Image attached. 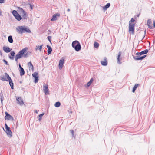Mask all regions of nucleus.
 Listing matches in <instances>:
<instances>
[{"mask_svg":"<svg viewBox=\"0 0 155 155\" xmlns=\"http://www.w3.org/2000/svg\"><path fill=\"white\" fill-rule=\"evenodd\" d=\"M12 13L15 19L18 21L22 19H26L28 18L27 12L21 8H18L16 10H13Z\"/></svg>","mask_w":155,"mask_h":155,"instance_id":"f257e3e1","label":"nucleus"},{"mask_svg":"<svg viewBox=\"0 0 155 155\" xmlns=\"http://www.w3.org/2000/svg\"><path fill=\"white\" fill-rule=\"evenodd\" d=\"M16 31L19 34H22L23 33H30L31 32L30 29L24 26H18L16 28Z\"/></svg>","mask_w":155,"mask_h":155,"instance_id":"f03ea898","label":"nucleus"},{"mask_svg":"<svg viewBox=\"0 0 155 155\" xmlns=\"http://www.w3.org/2000/svg\"><path fill=\"white\" fill-rule=\"evenodd\" d=\"M28 48L25 47L20 50L16 54L15 57V60L17 61L18 59L21 58L24 55V54L27 51Z\"/></svg>","mask_w":155,"mask_h":155,"instance_id":"7ed1b4c3","label":"nucleus"},{"mask_svg":"<svg viewBox=\"0 0 155 155\" xmlns=\"http://www.w3.org/2000/svg\"><path fill=\"white\" fill-rule=\"evenodd\" d=\"M5 124H10L13 123L14 121L13 117L7 112H5Z\"/></svg>","mask_w":155,"mask_h":155,"instance_id":"20e7f679","label":"nucleus"},{"mask_svg":"<svg viewBox=\"0 0 155 155\" xmlns=\"http://www.w3.org/2000/svg\"><path fill=\"white\" fill-rule=\"evenodd\" d=\"M72 45L75 51L77 52L79 51L81 48V47L80 43L77 41L73 42Z\"/></svg>","mask_w":155,"mask_h":155,"instance_id":"39448f33","label":"nucleus"},{"mask_svg":"<svg viewBox=\"0 0 155 155\" xmlns=\"http://www.w3.org/2000/svg\"><path fill=\"white\" fill-rule=\"evenodd\" d=\"M65 61V58L64 57H62L59 60L58 65V68L59 70H61L63 68Z\"/></svg>","mask_w":155,"mask_h":155,"instance_id":"423d86ee","label":"nucleus"},{"mask_svg":"<svg viewBox=\"0 0 155 155\" xmlns=\"http://www.w3.org/2000/svg\"><path fill=\"white\" fill-rule=\"evenodd\" d=\"M16 101L17 104L20 106H23L25 105L23 100L20 97H16Z\"/></svg>","mask_w":155,"mask_h":155,"instance_id":"0eeeda50","label":"nucleus"},{"mask_svg":"<svg viewBox=\"0 0 155 155\" xmlns=\"http://www.w3.org/2000/svg\"><path fill=\"white\" fill-rule=\"evenodd\" d=\"M5 130L4 129V130L6 132L8 136L9 137H11L12 136V133L10 130V127L8 126L7 124H5Z\"/></svg>","mask_w":155,"mask_h":155,"instance_id":"6e6552de","label":"nucleus"},{"mask_svg":"<svg viewBox=\"0 0 155 155\" xmlns=\"http://www.w3.org/2000/svg\"><path fill=\"white\" fill-rule=\"evenodd\" d=\"M43 92L45 95H48L49 93V91L48 89V86L47 84H44L43 86Z\"/></svg>","mask_w":155,"mask_h":155,"instance_id":"1a4fd4ad","label":"nucleus"},{"mask_svg":"<svg viewBox=\"0 0 155 155\" xmlns=\"http://www.w3.org/2000/svg\"><path fill=\"white\" fill-rule=\"evenodd\" d=\"M2 79L3 81H8L10 80L11 78L7 74L5 73L2 75Z\"/></svg>","mask_w":155,"mask_h":155,"instance_id":"9d476101","label":"nucleus"},{"mask_svg":"<svg viewBox=\"0 0 155 155\" xmlns=\"http://www.w3.org/2000/svg\"><path fill=\"white\" fill-rule=\"evenodd\" d=\"M129 32L130 34L133 35L134 34V25H129Z\"/></svg>","mask_w":155,"mask_h":155,"instance_id":"9b49d317","label":"nucleus"},{"mask_svg":"<svg viewBox=\"0 0 155 155\" xmlns=\"http://www.w3.org/2000/svg\"><path fill=\"white\" fill-rule=\"evenodd\" d=\"M3 50L6 53L10 52L12 50V49L7 46H4L3 47Z\"/></svg>","mask_w":155,"mask_h":155,"instance_id":"f8f14e48","label":"nucleus"},{"mask_svg":"<svg viewBox=\"0 0 155 155\" xmlns=\"http://www.w3.org/2000/svg\"><path fill=\"white\" fill-rule=\"evenodd\" d=\"M59 16L60 14H59L57 13L54 14L52 16L51 21H56Z\"/></svg>","mask_w":155,"mask_h":155,"instance_id":"ddd939ff","label":"nucleus"},{"mask_svg":"<svg viewBox=\"0 0 155 155\" xmlns=\"http://www.w3.org/2000/svg\"><path fill=\"white\" fill-rule=\"evenodd\" d=\"M32 76L35 78V83H37L38 80V73H37V72H34V73L32 74Z\"/></svg>","mask_w":155,"mask_h":155,"instance_id":"4468645a","label":"nucleus"},{"mask_svg":"<svg viewBox=\"0 0 155 155\" xmlns=\"http://www.w3.org/2000/svg\"><path fill=\"white\" fill-rule=\"evenodd\" d=\"M28 67L29 71H30L32 72L33 70V66L31 63L30 62L28 63Z\"/></svg>","mask_w":155,"mask_h":155,"instance_id":"2eb2a0df","label":"nucleus"},{"mask_svg":"<svg viewBox=\"0 0 155 155\" xmlns=\"http://www.w3.org/2000/svg\"><path fill=\"white\" fill-rule=\"evenodd\" d=\"M93 78H91L90 81L85 85V87H88L92 83L93 81Z\"/></svg>","mask_w":155,"mask_h":155,"instance_id":"dca6fc26","label":"nucleus"},{"mask_svg":"<svg viewBox=\"0 0 155 155\" xmlns=\"http://www.w3.org/2000/svg\"><path fill=\"white\" fill-rule=\"evenodd\" d=\"M43 45H37L35 48V50L36 51H41V49L42 48Z\"/></svg>","mask_w":155,"mask_h":155,"instance_id":"f3484780","label":"nucleus"},{"mask_svg":"<svg viewBox=\"0 0 155 155\" xmlns=\"http://www.w3.org/2000/svg\"><path fill=\"white\" fill-rule=\"evenodd\" d=\"M47 47L48 48V54L49 55L51 53V52L52 51V48L50 46L48 45H47Z\"/></svg>","mask_w":155,"mask_h":155,"instance_id":"a211bd4d","label":"nucleus"},{"mask_svg":"<svg viewBox=\"0 0 155 155\" xmlns=\"http://www.w3.org/2000/svg\"><path fill=\"white\" fill-rule=\"evenodd\" d=\"M20 74L21 76H22L24 74L25 71L23 68L19 69Z\"/></svg>","mask_w":155,"mask_h":155,"instance_id":"6ab92c4d","label":"nucleus"},{"mask_svg":"<svg viewBox=\"0 0 155 155\" xmlns=\"http://www.w3.org/2000/svg\"><path fill=\"white\" fill-rule=\"evenodd\" d=\"M8 39L10 43H12L13 42V40L12 37L11 35H10L8 37Z\"/></svg>","mask_w":155,"mask_h":155,"instance_id":"aec40b11","label":"nucleus"},{"mask_svg":"<svg viewBox=\"0 0 155 155\" xmlns=\"http://www.w3.org/2000/svg\"><path fill=\"white\" fill-rule=\"evenodd\" d=\"M152 23V22L150 20H148L147 21V24L148 25V27L149 28H152V27L150 26Z\"/></svg>","mask_w":155,"mask_h":155,"instance_id":"412c9836","label":"nucleus"},{"mask_svg":"<svg viewBox=\"0 0 155 155\" xmlns=\"http://www.w3.org/2000/svg\"><path fill=\"white\" fill-rule=\"evenodd\" d=\"M146 57V55H144L142 57L136 58L135 59L137 60H142Z\"/></svg>","mask_w":155,"mask_h":155,"instance_id":"4be33fe9","label":"nucleus"},{"mask_svg":"<svg viewBox=\"0 0 155 155\" xmlns=\"http://www.w3.org/2000/svg\"><path fill=\"white\" fill-rule=\"evenodd\" d=\"M110 6V4L109 3L107 4L103 8V9L105 11Z\"/></svg>","mask_w":155,"mask_h":155,"instance_id":"5701e85b","label":"nucleus"},{"mask_svg":"<svg viewBox=\"0 0 155 155\" xmlns=\"http://www.w3.org/2000/svg\"><path fill=\"white\" fill-rule=\"evenodd\" d=\"M9 81V84L10 85L11 88L12 89H13V83L12 82V81L11 80V79L10 81Z\"/></svg>","mask_w":155,"mask_h":155,"instance_id":"b1692460","label":"nucleus"},{"mask_svg":"<svg viewBox=\"0 0 155 155\" xmlns=\"http://www.w3.org/2000/svg\"><path fill=\"white\" fill-rule=\"evenodd\" d=\"M148 51L147 50H146L140 53L139 54L140 55H141L142 54H144L147 53Z\"/></svg>","mask_w":155,"mask_h":155,"instance_id":"393cba45","label":"nucleus"},{"mask_svg":"<svg viewBox=\"0 0 155 155\" xmlns=\"http://www.w3.org/2000/svg\"><path fill=\"white\" fill-rule=\"evenodd\" d=\"M101 63L102 65L104 66H106L107 64V62L106 60H104V61H101Z\"/></svg>","mask_w":155,"mask_h":155,"instance_id":"a878e982","label":"nucleus"},{"mask_svg":"<svg viewBox=\"0 0 155 155\" xmlns=\"http://www.w3.org/2000/svg\"><path fill=\"white\" fill-rule=\"evenodd\" d=\"M134 20L132 18L131 21H130L129 22V25H134V24L133 23L134 22Z\"/></svg>","mask_w":155,"mask_h":155,"instance_id":"bb28decb","label":"nucleus"},{"mask_svg":"<svg viewBox=\"0 0 155 155\" xmlns=\"http://www.w3.org/2000/svg\"><path fill=\"white\" fill-rule=\"evenodd\" d=\"M139 86V85L138 84H136L134 86V87L133 89V90H132V91L133 92H134L136 89L137 87H138Z\"/></svg>","mask_w":155,"mask_h":155,"instance_id":"cd10ccee","label":"nucleus"},{"mask_svg":"<svg viewBox=\"0 0 155 155\" xmlns=\"http://www.w3.org/2000/svg\"><path fill=\"white\" fill-rule=\"evenodd\" d=\"M99 46V44L97 42H95L94 43V46L95 48H97Z\"/></svg>","mask_w":155,"mask_h":155,"instance_id":"c85d7f7f","label":"nucleus"},{"mask_svg":"<svg viewBox=\"0 0 155 155\" xmlns=\"http://www.w3.org/2000/svg\"><path fill=\"white\" fill-rule=\"evenodd\" d=\"M60 105V103L59 102H56L54 104V106L56 107H58Z\"/></svg>","mask_w":155,"mask_h":155,"instance_id":"c756f323","label":"nucleus"},{"mask_svg":"<svg viewBox=\"0 0 155 155\" xmlns=\"http://www.w3.org/2000/svg\"><path fill=\"white\" fill-rule=\"evenodd\" d=\"M44 113H42V114H40L39 115V120H40L41 119L42 117L44 115Z\"/></svg>","mask_w":155,"mask_h":155,"instance_id":"7c9ffc66","label":"nucleus"},{"mask_svg":"<svg viewBox=\"0 0 155 155\" xmlns=\"http://www.w3.org/2000/svg\"><path fill=\"white\" fill-rule=\"evenodd\" d=\"M3 61L4 63L5 64L7 65H8V64L7 61L5 59L3 60Z\"/></svg>","mask_w":155,"mask_h":155,"instance_id":"2f4dec72","label":"nucleus"},{"mask_svg":"<svg viewBox=\"0 0 155 155\" xmlns=\"http://www.w3.org/2000/svg\"><path fill=\"white\" fill-rule=\"evenodd\" d=\"M28 5L31 10H32L33 9V5L30 4H29Z\"/></svg>","mask_w":155,"mask_h":155,"instance_id":"473e14b6","label":"nucleus"},{"mask_svg":"<svg viewBox=\"0 0 155 155\" xmlns=\"http://www.w3.org/2000/svg\"><path fill=\"white\" fill-rule=\"evenodd\" d=\"M11 56H14L15 54V52L13 51H11L10 53Z\"/></svg>","mask_w":155,"mask_h":155,"instance_id":"72a5a7b5","label":"nucleus"},{"mask_svg":"<svg viewBox=\"0 0 155 155\" xmlns=\"http://www.w3.org/2000/svg\"><path fill=\"white\" fill-rule=\"evenodd\" d=\"M51 36H48V40H49L50 43L51 44L52 43L51 41Z\"/></svg>","mask_w":155,"mask_h":155,"instance_id":"f704fd0d","label":"nucleus"},{"mask_svg":"<svg viewBox=\"0 0 155 155\" xmlns=\"http://www.w3.org/2000/svg\"><path fill=\"white\" fill-rule=\"evenodd\" d=\"M3 53L2 51L1 50H0V55L1 56H3Z\"/></svg>","mask_w":155,"mask_h":155,"instance_id":"c9c22d12","label":"nucleus"},{"mask_svg":"<svg viewBox=\"0 0 155 155\" xmlns=\"http://www.w3.org/2000/svg\"><path fill=\"white\" fill-rule=\"evenodd\" d=\"M5 0H0V4L4 3Z\"/></svg>","mask_w":155,"mask_h":155,"instance_id":"e433bc0d","label":"nucleus"},{"mask_svg":"<svg viewBox=\"0 0 155 155\" xmlns=\"http://www.w3.org/2000/svg\"><path fill=\"white\" fill-rule=\"evenodd\" d=\"M19 69H21V68H23L21 66V64H19Z\"/></svg>","mask_w":155,"mask_h":155,"instance_id":"4c0bfd02","label":"nucleus"},{"mask_svg":"<svg viewBox=\"0 0 155 155\" xmlns=\"http://www.w3.org/2000/svg\"><path fill=\"white\" fill-rule=\"evenodd\" d=\"M153 26L154 27H155V21H153Z\"/></svg>","mask_w":155,"mask_h":155,"instance_id":"58836bf2","label":"nucleus"},{"mask_svg":"<svg viewBox=\"0 0 155 155\" xmlns=\"http://www.w3.org/2000/svg\"><path fill=\"white\" fill-rule=\"evenodd\" d=\"M11 59H12L13 58V57H9Z\"/></svg>","mask_w":155,"mask_h":155,"instance_id":"ea45409f","label":"nucleus"}]
</instances>
